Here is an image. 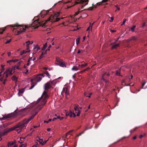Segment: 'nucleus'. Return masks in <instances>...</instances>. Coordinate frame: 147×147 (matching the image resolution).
<instances>
[{
    "label": "nucleus",
    "mask_w": 147,
    "mask_h": 147,
    "mask_svg": "<svg viewBox=\"0 0 147 147\" xmlns=\"http://www.w3.org/2000/svg\"><path fill=\"white\" fill-rule=\"evenodd\" d=\"M57 119H59L60 120H62L64 118L63 117H61L59 116H57Z\"/></svg>",
    "instance_id": "obj_35"
},
{
    "label": "nucleus",
    "mask_w": 147,
    "mask_h": 147,
    "mask_svg": "<svg viewBox=\"0 0 147 147\" xmlns=\"http://www.w3.org/2000/svg\"><path fill=\"white\" fill-rule=\"evenodd\" d=\"M73 115V117H75L76 116V115L75 113H73L71 111H70L69 112V116L70 117H72Z\"/></svg>",
    "instance_id": "obj_15"
},
{
    "label": "nucleus",
    "mask_w": 147,
    "mask_h": 147,
    "mask_svg": "<svg viewBox=\"0 0 147 147\" xmlns=\"http://www.w3.org/2000/svg\"><path fill=\"white\" fill-rule=\"evenodd\" d=\"M80 108V107L79 106V105H77L76 106H75L74 107V109L76 111V113H77L76 114V116H79L80 115V111L79 109V108Z\"/></svg>",
    "instance_id": "obj_9"
},
{
    "label": "nucleus",
    "mask_w": 147,
    "mask_h": 147,
    "mask_svg": "<svg viewBox=\"0 0 147 147\" xmlns=\"http://www.w3.org/2000/svg\"><path fill=\"white\" fill-rule=\"evenodd\" d=\"M17 114L16 113H13L10 114H7V115H2L3 117L0 118L1 121L3 120H5L7 118H10L12 117L16 116Z\"/></svg>",
    "instance_id": "obj_7"
},
{
    "label": "nucleus",
    "mask_w": 147,
    "mask_h": 147,
    "mask_svg": "<svg viewBox=\"0 0 147 147\" xmlns=\"http://www.w3.org/2000/svg\"><path fill=\"white\" fill-rule=\"evenodd\" d=\"M47 50H45V51H42V55H43L47 53Z\"/></svg>",
    "instance_id": "obj_38"
},
{
    "label": "nucleus",
    "mask_w": 147,
    "mask_h": 147,
    "mask_svg": "<svg viewBox=\"0 0 147 147\" xmlns=\"http://www.w3.org/2000/svg\"><path fill=\"white\" fill-rule=\"evenodd\" d=\"M88 0H79L78 1H74L72 2V5L71 6H74L75 4H79L80 5L79 7L81 8V9H82L86 5L88 4ZM72 1V0L71 1H69V2H71Z\"/></svg>",
    "instance_id": "obj_3"
},
{
    "label": "nucleus",
    "mask_w": 147,
    "mask_h": 147,
    "mask_svg": "<svg viewBox=\"0 0 147 147\" xmlns=\"http://www.w3.org/2000/svg\"><path fill=\"white\" fill-rule=\"evenodd\" d=\"M87 65V63H84V64L79 65V66L80 67L82 68L86 67Z\"/></svg>",
    "instance_id": "obj_18"
},
{
    "label": "nucleus",
    "mask_w": 147,
    "mask_h": 147,
    "mask_svg": "<svg viewBox=\"0 0 147 147\" xmlns=\"http://www.w3.org/2000/svg\"><path fill=\"white\" fill-rule=\"evenodd\" d=\"M51 128H48L47 129V130L48 131H51Z\"/></svg>",
    "instance_id": "obj_55"
},
{
    "label": "nucleus",
    "mask_w": 147,
    "mask_h": 147,
    "mask_svg": "<svg viewBox=\"0 0 147 147\" xmlns=\"http://www.w3.org/2000/svg\"><path fill=\"white\" fill-rule=\"evenodd\" d=\"M3 80V77H2L0 78V81H2Z\"/></svg>",
    "instance_id": "obj_59"
},
{
    "label": "nucleus",
    "mask_w": 147,
    "mask_h": 147,
    "mask_svg": "<svg viewBox=\"0 0 147 147\" xmlns=\"http://www.w3.org/2000/svg\"><path fill=\"white\" fill-rule=\"evenodd\" d=\"M90 27H89L88 28H87V31H89L90 30Z\"/></svg>",
    "instance_id": "obj_61"
},
{
    "label": "nucleus",
    "mask_w": 147,
    "mask_h": 147,
    "mask_svg": "<svg viewBox=\"0 0 147 147\" xmlns=\"http://www.w3.org/2000/svg\"><path fill=\"white\" fill-rule=\"evenodd\" d=\"M56 60L57 62L56 63V65H59L61 67H66L65 62L64 61H63L62 59H61L58 57H57Z\"/></svg>",
    "instance_id": "obj_6"
},
{
    "label": "nucleus",
    "mask_w": 147,
    "mask_h": 147,
    "mask_svg": "<svg viewBox=\"0 0 147 147\" xmlns=\"http://www.w3.org/2000/svg\"><path fill=\"white\" fill-rule=\"evenodd\" d=\"M10 26L13 27H22L20 29V30L18 31V34H20L22 32H24L26 30V29H27L29 27L28 26H22V25H20L18 23H16L15 24H12L10 25Z\"/></svg>",
    "instance_id": "obj_4"
},
{
    "label": "nucleus",
    "mask_w": 147,
    "mask_h": 147,
    "mask_svg": "<svg viewBox=\"0 0 147 147\" xmlns=\"http://www.w3.org/2000/svg\"><path fill=\"white\" fill-rule=\"evenodd\" d=\"M11 39H10L9 40H7L5 43V44H7L9 43L11 41Z\"/></svg>",
    "instance_id": "obj_36"
},
{
    "label": "nucleus",
    "mask_w": 147,
    "mask_h": 147,
    "mask_svg": "<svg viewBox=\"0 0 147 147\" xmlns=\"http://www.w3.org/2000/svg\"><path fill=\"white\" fill-rule=\"evenodd\" d=\"M37 139H38V140L41 139L38 136H37Z\"/></svg>",
    "instance_id": "obj_60"
},
{
    "label": "nucleus",
    "mask_w": 147,
    "mask_h": 147,
    "mask_svg": "<svg viewBox=\"0 0 147 147\" xmlns=\"http://www.w3.org/2000/svg\"><path fill=\"white\" fill-rule=\"evenodd\" d=\"M36 140L37 141H38L39 143L42 145H43L44 144V143H42V142H43V140L42 139H41L38 140V139H37Z\"/></svg>",
    "instance_id": "obj_22"
},
{
    "label": "nucleus",
    "mask_w": 147,
    "mask_h": 147,
    "mask_svg": "<svg viewBox=\"0 0 147 147\" xmlns=\"http://www.w3.org/2000/svg\"><path fill=\"white\" fill-rule=\"evenodd\" d=\"M108 0H102V3H105Z\"/></svg>",
    "instance_id": "obj_48"
},
{
    "label": "nucleus",
    "mask_w": 147,
    "mask_h": 147,
    "mask_svg": "<svg viewBox=\"0 0 147 147\" xmlns=\"http://www.w3.org/2000/svg\"><path fill=\"white\" fill-rule=\"evenodd\" d=\"M84 132L83 131V132H81V133H80L79 134H78L76 135V136L77 137H79V136H81L82 134H83L84 133Z\"/></svg>",
    "instance_id": "obj_40"
},
{
    "label": "nucleus",
    "mask_w": 147,
    "mask_h": 147,
    "mask_svg": "<svg viewBox=\"0 0 147 147\" xmlns=\"http://www.w3.org/2000/svg\"><path fill=\"white\" fill-rule=\"evenodd\" d=\"M24 90L23 89L19 90L18 93V94L19 96L22 94L24 92Z\"/></svg>",
    "instance_id": "obj_24"
},
{
    "label": "nucleus",
    "mask_w": 147,
    "mask_h": 147,
    "mask_svg": "<svg viewBox=\"0 0 147 147\" xmlns=\"http://www.w3.org/2000/svg\"><path fill=\"white\" fill-rule=\"evenodd\" d=\"M11 52H9L8 53V56H10L11 55Z\"/></svg>",
    "instance_id": "obj_53"
},
{
    "label": "nucleus",
    "mask_w": 147,
    "mask_h": 147,
    "mask_svg": "<svg viewBox=\"0 0 147 147\" xmlns=\"http://www.w3.org/2000/svg\"><path fill=\"white\" fill-rule=\"evenodd\" d=\"M80 53V50H79L78 51L77 53L79 54Z\"/></svg>",
    "instance_id": "obj_63"
},
{
    "label": "nucleus",
    "mask_w": 147,
    "mask_h": 147,
    "mask_svg": "<svg viewBox=\"0 0 147 147\" xmlns=\"http://www.w3.org/2000/svg\"><path fill=\"white\" fill-rule=\"evenodd\" d=\"M19 65H16V68L19 70L20 69H21L19 67Z\"/></svg>",
    "instance_id": "obj_47"
},
{
    "label": "nucleus",
    "mask_w": 147,
    "mask_h": 147,
    "mask_svg": "<svg viewBox=\"0 0 147 147\" xmlns=\"http://www.w3.org/2000/svg\"><path fill=\"white\" fill-rule=\"evenodd\" d=\"M47 47V42H46L45 44L44 45L43 47L42 48V51L44 50Z\"/></svg>",
    "instance_id": "obj_27"
},
{
    "label": "nucleus",
    "mask_w": 147,
    "mask_h": 147,
    "mask_svg": "<svg viewBox=\"0 0 147 147\" xmlns=\"http://www.w3.org/2000/svg\"><path fill=\"white\" fill-rule=\"evenodd\" d=\"M69 113H68V112L66 113V116H69Z\"/></svg>",
    "instance_id": "obj_57"
},
{
    "label": "nucleus",
    "mask_w": 147,
    "mask_h": 147,
    "mask_svg": "<svg viewBox=\"0 0 147 147\" xmlns=\"http://www.w3.org/2000/svg\"><path fill=\"white\" fill-rule=\"evenodd\" d=\"M26 44L27 49H28L29 45L30 44V42L29 40H28L26 42Z\"/></svg>",
    "instance_id": "obj_21"
},
{
    "label": "nucleus",
    "mask_w": 147,
    "mask_h": 147,
    "mask_svg": "<svg viewBox=\"0 0 147 147\" xmlns=\"http://www.w3.org/2000/svg\"><path fill=\"white\" fill-rule=\"evenodd\" d=\"M29 52H30V51H26L25 50H24L23 51H22L20 52V55L21 56V55H22L23 54H25L26 53Z\"/></svg>",
    "instance_id": "obj_23"
},
{
    "label": "nucleus",
    "mask_w": 147,
    "mask_h": 147,
    "mask_svg": "<svg viewBox=\"0 0 147 147\" xmlns=\"http://www.w3.org/2000/svg\"><path fill=\"white\" fill-rule=\"evenodd\" d=\"M93 9V8L90 7V8H89V9H84L83 10H82V11H80V8H79L78 9V11L77 12H76L75 13V15L76 16L78 15L79 13L80 12H82V11L83 10H92Z\"/></svg>",
    "instance_id": "obj_13"
},
{
    "label": "nucleus",
    "mask_w": 147,
    "mask_h": 147,
    "mask_svg": "<svg viewBox=\"0 0 147 147\" xmlns=\"http://www.w3.org/2000/svg\"><path fill=\"white\" fill-rule=\"evenodd\" d=\"M40 49V48L38 45H36L34 49V51L36 52L38 50Z\"/></svg>",
    "instance_id": "obj_16"
},
{
    "label": "nucleus",
    "mask_w": 147,
    "mask_h": 147,
    "mask_svg": "<svg viewBox=\"0 0 147 147\" xmlns=\"http://www.w3.org/2000/svg\"><path fill=\"white\" fill-rule=\"evenodd\" d=\"M48 97V95L47 94V92L45 91H44L40 98L38 99L37 103H38L42 98H44L41 103L32 111V116L28 119H25L21 122L18 123L13 127L6 130H5L2 133V134H0V141L2 140L1 137L5 135L11 131L15 130L16 129H16L18 133L20 132L22 129L25 127V125L28 123L45 105L47 102Z\"/></svg>",
    "instance_id": "obj_1"
},
{
    "label": "nucleus",
    "mask_w": 147,
    "mask_h": 147,
    "mask_svg": "<svg viewBox=\"0 0 147 147\" xmlns=\"http://www.w3.org/2000/svg\"><path fill=\"white\" fill-rule=\"evenodd\" d=\"M115 74L117 76H122L121 75L119 71L118 70L116 71Z\"/></svg>",
    "instance_id": "obj_31"
},
{
    "label": "nucleus",
    "mask_w": 147,
    "mask_h": 147,
    "mask_svg": "<svg viewBox=\"0 0 147 147\" xmlns=\"http://www.w3.org/2000/svg\"><path fill=\"white\" fill-rule=\"evenodd\" d=\"M32 133H30V134H29L28 135V136H32Z\"/></svg>",
    "instance_id": "obj_64"
},
{
    "label": "nucleus",
    "mask_w": 147,
    "mask_h": 147,
    "mask_svg": "<svg viewBox=\"0 0 147 147\" xmlns=\"http://www.w3.org/2000/svg\"><path fill=\"white\" fill-rule=\"evenodd\" d=\"M115 7L117 8V10L119 11V10L120 9L119 7V6L118 5H115Z\"/></svg>",
    "instance_id": "obj_39"
},
{
    "label": "nucleus",
    "mask_w": 147,
    "mask_h": 147,
    "mask_svg": "<svg viewBox=\"0 0 147 147\" xmlns=\"http://www.w3.org/2000/svg\"><path fill=\"white\" fill-rule=\"evenodd\" d=\"M11 79L13 81H17L18 78L16 76L14 75L12 78Z\"/></svg>",
    "instance_id": "obj_26"
},
{
    "label": "nucleus",
    "mask_w": 147,
    "mask_h": 147,
    "mask_svg": "<svg viewBox=\"0 0 147 147\" xmlns=\"http://www.w3.org/2000/svg\"><path fill=\"white\" fill-rule=\"evenodd\" d=\"M90 69V68L89 67H87V68L85 69L84 70V71H87V70H88L89 69Z\"/></svg>",
    "instance_id": "obj_49"
},
{
    "label": "nucleus",
    "mask_w": 147,
    "mask_h": 147,
    "mask_svg": "<svg viewBox=\"0 0 147 147\" xmlns=\"http://www.w3.org/2000/svg\"><path fill=\"white\" fill-rule=\"evenodd\" d=\"M57 119V118L54 117V118L52 119V120H53V121H55V120H56Z\"/></svg>",
    "instance_id": "obj_58"
},
{
    "label": "nucleus",
    "mask_w": 147,
    "mask_h": 147,
    "mask_svg": "<svg viewBox=\"0 0 147 147\" xmlns=\"http://www.w3.org/2000/svg\"><path fill=\"white\" fill-rule=\"evenodd\" d=\"M114 19V18L113 17H111V20H109L110 22H112L113 21Z\"/></svg>",
    "instance_id": "obj_44"
},
{
    "label": "nucleus",
    "mask_w": 147,
    "mask_h": 147,
    "mask_svg": "<svg viewBox=\"0 0 147 147\" xmlns=\"http://www.w3.org/2000/svg\"><path fill=\"white\" fill-rule=\"evenodd\" d=\"M14 73V71L12 73L10 71L9 69H7L4 72L3 74H5V78H7L9 76H11Z\"/></svg>",
    "instance_id": "obj_8"
},
{
    "label": "nucleus",
    "mask_w": 147,
    "mask_h": 147,
    "mask_svg": "<svg viewBox=\"0 0 147 147\" xmlns=\"http://www.w3.org/2000/svg\"><path fill=\"white\" fill-rule=\"evenodd\" d=\"M136 136H134V137L133 138V139L134 140H135V139H136Z\"/></svg>",
    "instance_id": "obj_62"
},
{
    "label": "nucleus",
    "mask_w": 147,
    "mask_h": 147,
    "mask_svg": "<svg viewBox=\"0 0 147 147\" xmlns=\"http://www.w3.org/2000/svg\"><path fill=\"white\" fill-rule=\"evenodd\" d=\"M22 147H26L27 146V144L26 143L22 144Z\"/></svg>",
    "instance_id": "obj_42"
},
{
    "label": "nucleus",
    "mask_w": 147,
    "mask_h": 147,
    "mask_svg": "<svg viewBox=\"0 0 147 147\" xmlns=\"http://www.w3.org/2000/svg\"><path fill=\"white\" fill-rule=\"evenodd\" d=\"M4 70V67H3V68H1V72H0L1 73H2L3 72Z\"/></svg>",
    "instance_id": "obj_46"
},
{
    "label": "nucleus",
    "mask_w": 147,
    "mask_h": 147,
    "mask_svg": "<svg viewBox=\"0 0 147 147\" xmlns=\"http://www.w3.org/2000/svg\"><path fill=\"white\" fill-rule=\"evenodd\" d=\"M146 135V133H145V134H142L141 135H140L139 136V138H140V139H141L142 137L145 136Z\"/></svg>",
    "instance_id": "obj_33"
},
{
    "label": "nucleus",
    "mask_w": 147,
    "mask_h": 147,
    "mask_svg": "<svg viewBox=\"0 0 147 147\" xmlns=\"http://www.w3.org/2000/svg\"><path fill=\"white\" fill-rule=\"evenodd\" d=\"M7 125L6 124H4L0 125V129H3L6 127Z\"/></svg>",
    "instance_id": "obj_17"
},
{
    "label": "nucleus",
    "mask_w": 147,
    "mask_h": 147,
    "mask_svg": "<svg viewBox=\"0 0 147 147\" xmlns=\"http://www.w3.org/2000/svg\"><path fill=\"white\" fill-rule=\"evenodd\" d=\"M121 84H122V85L123 86H128L130 85H129V84L127 85L125 83V79H123V80H122L121 82Z\"/></svg>",
    "instance_id": "obj_20"
},
{
    "label": "nucleus",
    "mask_w": 147,
    "mask_h": 147,
    "mask_svg": "<svg viewBox=\"0 0 147 147\" xmlns=\"http://www.w3.org/2000/svg\"><path fill=\"white\" fill-rule=\"evenodd\" d=\"M31 81V84L32 85V86L30 87V89H32L34 87L36 84V83L34 82H32V81Z\"/></svg>",
    "instance_id": "obj_19"
},
{
    "label": "nucleus",
    "mask_w": 147,
    "mask_h": 147,
    "mask_svg": "<svg viewBox=\"0 0 147 147\" xmlns=\"http://www.w3.org/2000/svg\"><path fill=\"white\" fill-rule=\"evenodd\" d=\"M45 74H46L47 77H48L49 78H50V75L49 73H48V71H46L44 72V73Z\"/></svg>",
    "instance_id": "obj_29"
},
{
    "label": "nucleus",
    "mask_w": 147,
    "mask_h": 147,
    "mask_svg": "<svg viewBox=\"0 0 147 147\" xmlns=\"http://www.w3.org/2000/svg\"><path fill=\"white\" fill-rule=\"evenodd\" d=\"M11 62H12V60H9L7 61V63H9Z\"/></svg>",
    "instance_id": "obj_52"
},
{
    "label": "nucleus",
    "mask_w": 147,
    "mask_h": 147,
    "mask_svg": "<svg viewBox=\"0 0 147 147\" xmlns=\"http://www.w3.org/2000/svg\"><path fill=\"white\" fill-rule=\"evenodd\" d=\"M126 19L124 20H123L122 24H121V25L122 26V25H124L125 24V22L126 21Z\"/></svg>",
    "instance_id": "obj_41"
},
{
    "label": "nucleus",
    "mask_w": 147,
    "mask_h": 147,
    "mask_svg": "<svg viewBox=\"0 0 147 147\" xmlns=\"http://www.w3.org/2000/svg\"><path fill=\"white\" fill-rule=\"evenodd\" d=\"M38 144L37 143L36 144L34 145L32 147H37V145Z\"/></svg>",
    "instance_id": "obj_56"
},
{
    "label": "nucleus",
    "mask_w": 147,
    "mask_h": 147,
    "mask_svg": "<svg viewBox=\"0 0 147 147\" xmlns=\"http://www.w3.org/2000/svg\"><path fill=\"white\" fill-rule=\"evenodd\" d=\"M136 27V25H134L131 28V30L132 32H134V29Z\"/></svg>",
    "instance_id": "obj_34"
},
{
    "label": "nucleus",
    "mask_w": 147,
    "mask_h": 147,
    "mask_svg": "<svg viewBox=\"0 0 147 147\" xmlns=\"http://www.w3.org/2000/svg\"><path fill=\"white\" fill-rule=\"evenodd\" d=\"M6 28H0V34H3V31H4Z\"/></svg>",
    "instance_id": "obj_30"
},
{
    "label": "nucleus",
    "mask_w": 147,
    "mask_h": 147,
    "mask_svg": "<svg viewBox=\"0 0 147 147\" xmlns=\"http://www.w3.org/2000/svg\"><path fill=\"white\" fill-rule=\"evenodd\" d=\"M78 69V68L76 66H73L71 69V70L72 71H77Z\"/></svg>",
    "instance_id": "obj_25"
},
{
    "label": "nucleus",
    "mask_w": 147,
    "mask_h": 147,
    "mask_svg": "<svg viewBox=\"0 0 147 147\" xmlns=\"http://www.w3.org/2000/svg\"><path fill=\"white\" fill-rule=\"evenodd\" d=\"M16 68V65H15L13 66H12V68L8 67L7 69H9L10 71H11V72H12L13 70L14 71L13 72L15 71H14L15 70Z\"/></svg>",
    "instance_id": "obj_14"
},
{
    "label": "nucleus",
    "mask_w": 147,
    "mask_h": 147,
    "mask_svg": "<svg viewBox=\"0 0 147 147\" xmlns=\"http://www.w3.org/2000/svg\"><path fill=\"white\" fill-rule=\"evenodd\" d=\"M51 82L49 81L47 82L45 85V90H48L51 87L50 84Z\"/></svg>",
    "instance_id": "obj_10"
},
{
    "label": "nucleus",
    "mask_w": 147,
    "mask_h": 147,
    "mask_svg": "<svg viewBox=\"0 0 147 147\" xmlns=\"http://www.w3.org/2000/svg\"><path fill=\"white\" fill-rule=\"evenodd\" d=\"M18 61V60L17 59H16L14 60H12V62H15Z\"/></svg>",
    "instance_id": "obj_45"
},
{
    "label": "nucleus",
    "mask_w": 147,
    "mask_h": 147,
    "mask_svg": "<svg viewBox=\"0 0 147 147\" xmlns=\"http://www.w3.org/2000/svg\"><path fill=\"white\" fill-rule=\"evenodd\" d=\"M42 56H43V55H42V54L41 55H40V59H41L43 57Z\"/></svg>",
    "instance_id": "obj_54"
},
{
    "label": "nucleus",
    "mask_w": 147,
    "mask_h": 147,
    "mask_svg": "<svg viewBox=\"0 0 147 147\" xmlns=\"http://www.w3.org/2000/svg\"><path fill=\"white\" fill-rule=\"evenodd\" d=\"M111 45H112V49H116L117 47L119 46V44H116L115 42L111 43Z\"/></svg>",
    "instance_id": "obj_12"
},
{
    "label": "nucleus",
    "mask_w": 147,
    "mask_h": 147,
    "mask_svg": "<svg viewBox=\"0 0 147 147\" xmlns=\"http://www.w3.org/2000/svg\"><path fill=\"white\" fill-rule=\"evenodd\" d=\"M36 59V58L35 57H34V58H32V57H30L29 59H28V62H29L30 61H31V60H32L33 61L35 60Z\"/></svg>",
    "instance_id": "obj_28"
},
{
    "label": "nucleus",
    "mask_w": 147,
    "mask_h": 147,
    "mask_svg": "<svg viewBox=\"0 0 147 147\" xmlns=\"http://www.w3.org/2000/svg\"><path fill=\"white\" fill-rule=\"evenodd\" d=\"M21 63V61L18 62L17 63V65L20 66V64Z\"/></svg>",
    "instance_id": "obj_50"
},
{
    "label": "nucleus",
    "mask_w": 147,
    "mask_h": 147,
    "mask_svg": "<svg viewBox=\"0 0 147 147\" xmlns=\"http://www.w3.org/2000/svg\"><path fill=\"white\" fill-rule=\"evenodd\" d=\"M62 93H65L66 96L69 94V91L67 88H63L62 92Z\"/></svg>",
    "instance_id": "obj_11"
},
{
    "label": "nucleus",
    "mask_w": 147,
    "mask_h": 147,
    "mask_svg": "<svg viewBox=\"0 0 147 147\" xmlns=\"http://www.w3.org/2000/svg\"><path fill=\"white\" fill-rule=\"evenodd\" d=\"M44 77L42 74H38L35 76L32 80V82H34L36 83L38 82L41 81V79Z\"/></svg>",
    "instance_id": "obj_5"
},
{
    "label": "nucleus",
    "mask_w": 147,
    "mask_h": 147,
    "mask_svg": "<svg viewBox=\"0 0 147 147\" xmlns=\"http://www.w3.org/2000/svg\"><path fill=\"white\" fill-rule=\"evenodd\" d=\"M72 131H69V132H68L66 134V137H67V135H68V134H69V133L70 132H71Z\"/></svg>",
    "instance_id": "obj_51"
},
{
    "label": "nucleus",
    "mask_w": 147,
    "mask_h": 147,
    "mask_svg": "<svg viewBox=\"0 0 147 147\" xmlns=\"http://www.w3.org/2000/svg\"><path fill=\"white\" fill-rule=\"evenodd\" d=\"M105 73L103 74V75H102V80H103V81H105V79L104 78V76L105 75Z\"/></svg>",
    "instance_id": "obj_43"
},
{
    "label": "nucleus",
    "mask_w": 147,
    "mask_h": 147,
    "mask_svg": "<svg viewBox=\"0 0 147 147\" xmlns=\"http://www.w3.org/2000/svg\"><path fill=\"white\" fill-rule=\"evenodd\" d=\"M80 39V38H78L76 39V44L77 45H78V44H79Z\"/></svg>",
    "instance_id": "obj_32"
},
{
    "label": "nucleus",
    "mask_w": 147,
    "mask_h": 147,
    "mask_svg": "<svg viewBox=\"0 0 147 147\" xmlns=\"http://www.w3.org/2000/svg\"><path fill=\"white\" fill-rule=\"evenodd\" d=\"M60 13L59 12L55 13L54 15H51L45 22H43L41 24L38 22V19L35 20L32 24V25L33 26H35L37 28L39 25H41L42 27H45V24L49 21H51V22H52L59 21L60 18L57 17L59 16Z\"/></svg>",
    "instance_id": "obj_2"
},
{
    "label": "nucleus",
    "mask_w": 147,
    "mask_h": 147,
    "mask_svg": "<svg viewBox=\"0 0 147 147\" xmlns=\"http://www.w3.org/2000/svg\"><path fill=\"white\" fill-rule=\"evenodd\" d=\"M13 145V143H11V142H9L7 144V146L8 147H10V146Z\"/></svg>",
    "instance_id": "obj_37"
}]
</instances>
